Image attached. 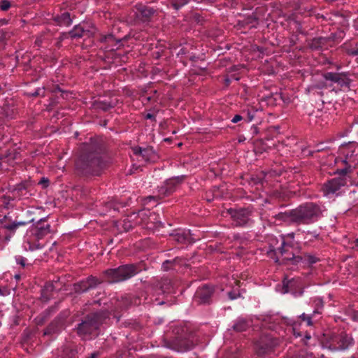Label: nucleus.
Instances as JSON below:
<instances>
[{
	"label": "nucleus",
	"instance_id": "nucleus-35",
	"mask_svg": "<svg viewBox=\"0 0 358 358\" xmlns=\"http://www.w3.org/2000/svg\"><path fill=\"white\" fill-rule=\"evenodd\" d=\"M11 6L10 2L8 0H2L0 2V8L1 10L6 11Z\"/></svg>",
	"mask_w": 358,
	"mask_h": 358
},
{
	"label": "nucleus",
	"instance_id": "nucleus-27",
	"mask_svg": "<svg viewBox=\"0 0 358 358\" xmlns=\"http://www.w3.org/2000/svg\"><path fill=\"white\" fill-rule=\"evenodd\" d=\"M345 51L350 56L358 55V43H351L350 45H345Z\"/></svg>",
	"mask_w": 358,
	"mask_h": 358
},
{
	"label": "nucleus",
	"instance_id": "nucleus-14",
	"mask_svg": "<svg viewBox=\"0 0 358 358\" xmlns=\"http://www.w3.org/2000/svg\"><path fill=\"white\" fill-rule=\"evenodd\" d=\"M227 212L236 226H244L250 220L251 212L247 208H229Z\"/></svg>",
	"mask_w": 358,
	"mask_h": 358
},
{
	"label": "nucleus",
	"instance_id": "nucleus-50",
	"mask_svg": "<svg viewBox=\"0 0 358 358\" xmlns=\"http://www.w3.org/2000/svg\"><path fill=\"white\" fill-rule=\"evenodd\" d=\"M334 66L335 67V69L337 70L336 72H340L339 71L341 69V64H334Z\"/></svg>",
	"mask_w": 358,
	"mask_h": 358
},
{
	"label": "nucleus",
	"instance_id": "nucleus-1",
	"mask_svg": "<svg viewBox=\"0 0 358 358\" xmlns=\"http://www.w3.org/2000/svg\"><path fill=\"white\" fill-rule=\"evenodd\" d=\"M83 152L76 162V171L82 176H99L105 167L99 155L100 148L93 142L83 145Z\"/></svg>",
	"mask_w": 358,
	"mask_h": 358
},
{
	"label": "nucleus",
	"instance_id": "nucleus-46",
	"mask_svg": "<svg viewBox=\"0 0 358 358\" xmlns=\"http://www.w3.org/2000/svg\"><path fill=\"white\" fill-rule=\"evenodd\" d=\"M285 238L286 242H287V239L289 238L291 240L294 239V233L288 234L287 236H283Z\"/></svg>",
	"mask_w": 358,
	"mask_h": 358
},
{
	"label": "nucleus",
	"instance_id": "nucleus-34",
	"mask_svg": "<svg viewBox=\"0 0 358 358\" xmlns=\"http://www.w3.org/2000/svg\"><path fill=\"white\" fill-rule=\"evenodd\" d=\"M319 234L316 231H308L305 234V239H308V241H313V239H317L319 238Z\"/></svg>",
	"mask_w": 358,
	"mask_h": 358
},
{
	"label": "nucleus",
	"instance_id": "nucleus-10",
	"mask_svg": "<svg viewBox=\"0 0 358 358\" xmlns=\"http://www.w3.org/2000/svg\"><path fill=\"white\" fill-rule=\"evenodd\" d=\"M131 220L134 222L135 224L142 225L148 229H153L158 227L161 222L158 219V215L150 210L143 209L137 213H132L129 217Z\"/></svg>",
	"mask_w": 358,
	"mask_h": 358
},
{
	"label": "nucleus",
	"instance_id": "nucleus-28",
	"mask_svg": "<svg viewBox=\"0 0 358 358\" xmlns=\"http://www.w3.org/2000/svg\"><path fill=\"white\" fill-rule=\"evenodd\" d=\"M181 261V259L176 257L173 260H166L162 264V268L164 271H168L169 269L173 268L174 269L175 267L173 264H179Z\"/></svg>",
	"mask_w": 358,
	"mask_h": 358
},
{
	"label": "nucleus",
	"instance_id": "nucleus-17",
	"mask_svg": "<svg viewBox=\"0 0 358 358\" xmlns=\"http://www.w3.org/2000/svg\"><path fill=\"white\" fill-rule=\"evenodd\" d=\"M101 282L94 276H90L85 280H81L74 284L73 289L75 292L81 294L96 287Z\"/></svg>",
	"mask_w": 358,
	"mask_h": 358
},
{
	"label": "nucleus",
	"instance_id": "nucleus-25",
	"mask_svg": "<svg viewBox=\"0 0 358 358\" xmlns=\"http://www.w3.org/2000/svg\"><path fill=\"white\" fill-rule=\"evenodd\" d=\"M250 324L249 321L244 318H238L235 322L232 327L233 329L237 332H242L246 331Z\"/></svg>",
	"mask_w": 358,
	"mask_h": 358
},
{
	"label": "nucleus",
	"instance_id": "nucleus-33",
	"mask_svg": "<svg viewBox=\"0 0 358 358\" xmlns=\"http://www.w3.org/2000/svg\"><path fill=\"white\" fill-rule=\"evenodd\" d=\"M322 38H313L311 41V43H310V47L312 48V49H318L319 48L321 47V44H322Z\"/></svg>",
	"mask_w": 358,
	"mask_h": 358
},
{
	"label": "nucleus",
	"instance_id": "nucleus-57",
	"mask_svg": "<svg viewBox=\"0 0 358 358\" xmlns=\"http://www.w3.org/2000/svg\"><path fill=\"white\" fill-rule=\"evenodd\" d=\"M15 277L16 279H20V276L19 275H16Z\"/></svg>",
	"mask_w": 358,
	"mask_h": 358
},
{
	"label": "nucleus",
	"instance_id": "nucleus-45",
	"mask_svg": "<svg viewBox=\"0 0 358 358\" xmlns=\"http://www.w3.org/2000/svg\"><path fill=\"white\" fill-rule=\"evenodd\" d=\"M54 289L52 284L48 283L45 286V289L47 291H52Z\"/></svg>",
	"mask_w": 358,
	"mask_h": 358
},
{
	"label": "nucleus",
	"instance_id": "nucleus-43",
	"mask_svg": "<svg viewBox=\"0 0 358 358\" xmlns=\"http://www.w3.org/2000/svg\"><path fill=\"white\" fill-rule=\"evenodd\" d=\"M145 118L147 120H152L153 121H156L155 116L151 113H147L145 115Z\"/></svg>",
	"mask_w": 358,
	"mask_h": 358
},
{
	"label": "nucleus",
	"instance_id": "nucleus-12",
	"mask_svg": "<svg viewBox=\"0 0 358 358\" xmlns=\"http://www.w3.org/2000/svg\"><path fill=\"white\" fill-rule=\"evenodd\" d=\"M280 344V340L271 334L262 335L255 345L259 355L263 356L273 352Z\"/></svg>",
	"mask_w": 358,
	"mask_h": 358
},
{
	"label": "nucleus",
	"instance_id": "nucleus-49",
	"mask_svg": "<svg viewBox=\"0 0 358 358\" xmlns=\"http://www.w3.org/2000/svg\"><path fill=\"white\" fill-rule=\"evenodd\" d=\"M99 356V353L97 352H93L91 354L89 358H97Z\"/></svg>",
	"mask_w": 358,
	"mask_h": 358
},
{
	"label": "nucleus",
	"instance_id": "nucleus-3",
	"mask_svg": "<svg viewBox=\"0 0 358 358\" xmlns=\"http://www.w3.org/2000/svg\"><path fill=\"white\" fill-rule=\"evenodd\" d=\"M107 312H99L87 315L85 319L78 324L76 332L83 340H90L96 335V331L103 320L108 317Z\"/></svg>",
	"mask_w": 358,
	"mask_h": 358
},
{
	"label": "nucleus",
	"instance_id": "nucleus-32",
	"mask_svg": "<svg viewBox=\"0 0 358 358\" xmlns=\"http://www.w3.org/2000/svg\"><path fill=\"white\" fill-rule=\"evenodd\" d=\"M315 315H313V313L310 315H307V314H305V313H302L300 316H299V318L302 320V321H304V322H306L307 323V325L308 326H312L313 325V317H314Z\"/></svg>",
	"mask_w": 358,
	"mask_h": 358
},
{
	"label": "nucleus",
	"instance_id": "nucleus-54",
	"mask_svg": "<svg viewBox=\"0 0 358 358\" xmlns=\"http://www.w3.org/2000/svg\"><path fill=\"white\" fill-rule=\"evenodd\" d=\"M310 263H315L317 262V259L314 257L310 259Z\"/></svg>",
	"mask_w": 358,
	"mask_h": 358
},
{
	"label": "nucleus",
	"instance_id": "nucleus-30",
	"mask_svg": "<svg viewBox=\"0 0 358 358\" xmlns=\"http://www.w3.org/2000/svg\"><path fill=\"white\" fill-rule=\"evenodd\" d=\"M313 302L315 303V308L313 310V315L321 314V310L323 308V301L320 298H315L313 299Z\"/></svg>",
	"mask_w": 358,
	"mask_h": 358
},
{
	"label": "nucleus",
	"instance_id": "nucleus-37",
	"mask_svg": "<svg viewBox=\"0 0 358 358\" xmlns=\"http://www.w3.org/2000/svg\"><path fill=\"white\" fill-rule=\"evenodd\" d=\"M114 41H115V38L113 37V35H112V34H108V35L101 36V38H100V41L101 42L110 43V42H113Z\"/></svg>",
	"mask_w": 358,
	"mask_h": 358
},
{
	"label": "nucleus",
	"instance_id": "nucleus-16",
	"mask_svg": "<svg viewBox=\"0 0 358 358\" xmlns=\"http://www.w3.org/2000/svg\"><path fill=\"white\" fill-rule=\"evenodd\" d=\"M185 179V176H179L168 179L163 185L159 188V196L164 197L172 194L176 189L178 185L180 184Z\"/></svg>",
	"mask_w": 358,
	"mask_h": 358
},
{
	"label": "nucleus",
	"instance_id": "nucleus-47",
	"mask_svg": "<svg viewBox=\"0 0 358 358\" xmlns=\"http://www.w3.org/2000/svg\"><path fill=\"white\" fill-rule=\"evenodd\" d=\"M196 2L198 3H202V2H204V3H214L216 0H195Z\"/></svg>",
	"mask_w": 358,
	"mask_h": 358
},
{
	"label": "nucleus",
	"instance_id": "nucleus-36",
	"mask_svg": "<svg viewBox=\"0 0 358 358\" xmlns=\"http://www.w3.org/2000/svg\"><path fill=\"white\" fill-rule=\"evenodd\" d=\"M177 241L181 243H185L186 241H189V235L183 234H178L176 235Z\"/></svg>",
	"mask_w": 358,
	"mask_h": 358
},
{
	"label": "nucleus",
	"instance_id": "nucleus-23",
	"mask_svg": "<svg viewBox=\"0 0 358 358\" xmlns=\"http://www.w3.org/2000/svg\"><path fill=\"white\" fill-rule=\"evenodd\" d=\"M54 20L57 24L59 26L69 27L72 23V17H71V14L67 11H64L60 15H56L54 17Z\"/></svg>",
	"mask_w": 358,
	"mask_h": 358
},
{
	"label": "nucleus",
	"instance_id": "nucleus-48",
	"mask_svg": "<svg viewBox=\"0 0 358 358\" xmlns=\"http://www.w3.org/2000/svg\"><path fill=\"white\" fill-rule=\"evenodd\" d=\"M42 43V39L41 38H37L35 41V45L37 46H40Z\"/></svg>",
	"mask_w": 358,
	"mask_h": 358
},
{
	"label": "nucleus",
	"instance_id": "nucleus-5",
	"mask_svg": "<svg viewBox=\"0 0 358 358\" xmlns=\"http://www.w3.org/2000/svg\"><path fill=\"white\" fill-rule=\"evenodd\" d=\"M321 344L331 351H345L354 345L355 341L350 334L342 331L324 334Z\"/></svg>",
	"mask_w": 358,
	"mask_h": 358
},
{
	"label": "nucleus",
	"instance_id": "nucleus-24",
	"mask_svg": "<svg viewBox=\"0 0 358 358\" xmlns=\"http://www.w3.org/2000/svg\"><path fill=\"white\" fill-rule=\"evenodd\" d=\"M135 8L137 13H139L143 18H145V20H148L154 15L155 12L152 8L141 3L136 4L135 6Z\"/></svg>",
	"mask_w": 358,
	"mask_h": 358
},
{
	"label": "nucleus",
	"instance_id": "nucleus-2",
	"mask_svg": "<svg viewBox=\"0 0 358 358\" xmlns=\"http://www.w3.org/2000/svg\"><path fill=\"white\" fill-rule=\"evenodd\" d=\"M280 237V240L275 238L270 239L268 255L280 264L290 262L292 264H297L301 262L302 258L294 254L292 245L286 242L284 236Z\"/></svg>",
	"mask_w": 358,
	"mask_h": 358
},
{
	"label": "nucleus",
	"instance_id": "nucleus-44",
	"mask_svg": "<svg viewBox=\"0 0 358 358\" xmlns=\"http://www.w3.org/2000/svg\"><path fill=\"white\" fill-rule=\"evenodd\" d=\"M310 338H311L310 335L306 334L305 335L304 338H303V342L304 345H308V341L310 340Z\"/></svg>",
	"mask_w": 358,
	"mask_h": 358
},
{
	"label": "nucleus",
	"instance_id": "nucleus-38",
	"mask_svg": "<svg viewBox=\"0 0 358 358\" xmlns=\"http://www.w3.org/2000/svg\"><path fill=\"white\" fill-rule=\"evenodd\" d=\"M31 96H45V89L44 88H38L35 90L34 92L29 94Z\"/></svg>",
	"mask_w": 358,
	"mask_h": 358
},
{
	"label": "nucleus",
	"instance_id": "nucleus-11",
	"mask_svg": "<svg viewBox=\"0 0 358 358\" xmlns=\"http://www.w3.org/2000/svg\"><path fill=\"white\" fill-rule=\"evenodd\" d=\"M29 222L24 221H11L8 220V215H5L3 218L1 220L0 239L5 243H8L18 227L25 226Z\"/></svg>",
	"mask_w": 358,
	"mask_h": 358
},
{
	"label": "nucleus",
	"instance_id": "nucleus-61",
	"mask_svg": "<svg viewBox=\"0 0 358 358\" xmlns=\"http://www.w3.org/2000/svg\"><path fill=\"white\" fill-rule=\"evenodd\" d=\"M322 358H323V357H322Z\"/></svg>",
	"mask_w": 358,
	"mask_h": 358
},
{
	"label": "nucleus",
	"instance_id": "nucleus-58",
	"mask_svg": "<svg viewBox=\"0 0 358 358\" xmlns=\"http://www.w3.org/2000/svg\"><path fill=\"white\" fill-rule=\"evenodd\" d=\"M316 87L318 88V89H322V87H320L319 85H317Z\"/></svg>",
	"mask_w": 358,
	"mask_h": 358
},
{
	"label": "nucleus",
	"instance_id": "nucleus-51",
	"mask_svg": "<svg viewBox=\"0 0 358 358\" xmlns=\"http://www.w3.org/2000/svg\"><path fill=\"white\" fill-rule=\"evenodd\" d=\"M251 129L253 131V134H257L258 133V128H257V127L253 125Z\"/></svg>",
	"mask_w": 358,
	"mask_h": 358
},
{
	"label": "nucleus",
	"instance_id": "nucleus-39",
	"mask_svg": "<svg viewBox=\"0 0 358 358\" xmlns=\"http://www.w3.org/2000/svg\"><path fill=\"white\" fill-rule=\"evenodd\" d=\"M15 259L17 264H20L23 267L25 266L27 259L24 257L22 256H17L16 257Z\"/></svg>",
	"mask_w": 358,
	"mask_h": 358
},
{
	"label": "nucleus",
	"instance_id": "nucleus-22",
	"mask_svg": "<svg viewBox=\"0 0 358 358\" xmlns=\"http://www.w3.org/2000/svg\"><path fill=\"white\" fill-rule=\"evenodd\" d=\"M174 350L178 352H185L192 348V343L187 339L177 338L173 342Z\"/></svg>",
	"mask_w": 358,
	"mask_h": 358
},
{
	"label": "nucleus",
	"instance_id": "nucleus-31",
	"mask_svg": "<svg viewBox=\"0 0 358 358\" xmlns=\"http://www.w3.org/2000/svg\"><path fill=\"white\" fill-rule=\"evenodd\" d=\"M114 106L111 102L99 101L96 103V108L106 111Z\"/></svg>",
	"mask_w": 358,
	"mask_h": 358
},
{
	"label": "nucleus",
	"instance_id": "nucleus-4",
	"mask_svg": "<svg viewBox=\"0 0 358 358\" xmlns=\"http://www.w3.org/2000/svg\"><path fill=\"white\" fill-rule=\"evenodd\" d=\"M31 234H27L24 245L26 250L31 251L40 250L44 245L40 242L45 236L51 233L50 224L45 218L41 219L31 231Z\"/></svg>",
	"mask_w": 358,
	"mask_h": 358
},
{
	"label": "nucleus",
	"instance_id": "nucleus-41",
	"mask_svg": "<svg viewBox=\"0 0 358 358\" xmlns=\"http://www.w3.org/2000/svg\"><path fill=\"white\" fill-rule=\"evenodd\" d=\"M243 119V116L241 115H234V117L232 118L231 120V122L233 123H237L239 121L242 120Z\"/></svg>",
	"mask_w": 358,
	"mask_h": 358
},
{
	"label": "nucleus",
	"instance_id": "nucleus-42",
	"mask_svg": "<svg viewBox=\"0 0 358 358\" xmlns=\"http://www.w3.org/2000/svg\"><path fill=\"white\" fill-rule=\"evenodd\" d=\"M255 112L248 110L247 112L248 122H251L254 119Z\"/></svg>",
	"mask_w": 358,
	"mask_h": 358
},
{
	"label": "nucleus",
	"instance_id": "nucleus-19",
	"mask_svg": "<svg viewBox=\"0 0 358 358\" xmlns=\"http://www.w3.org/2000/svg\"><path fill=\"white\" fill-rule=\"evenodd\" d=\"M90 27V24L87 22L80 23L69 32V35L71 38H80L85 35H90L91 34Z\"/></svg>",
	"mask_w": 358,
	"mask_h": 358
},
{
	"label": "nucleus",
	"instance_id": "nucleus-53",
	"mask_svg": "<svg viewBox=\"0 0 358 358\" xmlns=\"http://www.w3.org/2000/svg\"><path fill=\"white\" fill-rule=\"evenodd\" d=\"M155 199V196H150L146 198V200L151 201Z\"/></svg>",
	"mask_w": 358,
	"mask_h": 358
},
{
	"label": "nucleus",
	"instance_id": "nucleus-40",
	"mask_svg": "<svg viewBox=\"0 0 358 358\" xmlns=\"http://www.w3.org/2000/svg\"><path fill=\"white\" fill-rule=\"evenodd\" d=\"M228 296L230 299L234 300L240 297L241 294L240 293H236L235 292L231 291L228 292Z\"/></svg>",
	"mask_w": 358,
	"mask_h": 358
},
{
	"label": "nucleus",
	"instance_id": "nucleus-59",
	"mask_svg": "<svg viewBox=\"0 0 358 358\" xmlns=\"http://www.w3.org/2000/svg\"><path fill=\"white\" fill-rule=\"evenodd\" d=\"M3 139V136L0 135V140L1 141Z\"/></svg>",
	"mask_w": 358,
	"mask_h": 358
},
{
	"label": "nucleus",
	"instance_id": "nucleus-18",
	"mask_svg": "<svg viewBox=\"0 0 358 358\" xmlns=\"http://www.w3.org/2000/svg\"><path fill=\"white\" fill-rule=\"evenodd\" d=\"M213 293V287L208 285H203L196 290L194 300L199 304L208 303L210 302Z\"/></svg>",
	"mask_w": 358,
	"mask_h": 358
},
{
	"label": "nucleus",
	"instance_id": "nucleus-26",
	"mask_svg": "<svg viewBox=\"0 0 358 358\" xmlns=\"http://www.w3.org/2000/svg\"><path fill=\"white\" fill-rule=\"evenodd\" d=\"M77 351L71 345H65L62 348V352L60 355L62 358H76Z\"/></svg>",
	"mask_w": 358,
	"mask_h": 358
},
{
	"label": "nucleus",
	"instance_id": "nucleus-56",
	"mask_svg": "<svg viewBox=\"0 0 358 358\" xmlns=\"http://www.w3.org/2000/svg\"><path fill=\"white\" fill-rule=\"evenodd\" d=\"M355 247L358 248V238L355 241Z\"/></svg>",
	"mask_w": 358,
	"mask_h": 358
},
{
	"label": "nucleus",
	"instance_id": "nucleus-55",
	"mask_svg": "<svg viewBox=\"0 0 358 358\" xmlns=\"http://www.w3.org/2000/svg\"><path fill=\"white\" fill-rule=\"evenodd\" d=\"M294 335H295V336H296V337H298V336H301V334L300 333H296V332H295V329H294Z\"/></svg>",
	"mask_w": 358,
	"mask_h": 358
},
{
	"label": "nucleus",
	"instance_id": "nucleus-21",
	"mask_svg": "<svg viewBox=\"0 0 358 358\" xmlns=\"http://www.w3.org/2000/svg\"><path fill=\"white\" fill-rule=\"evenodd\" d=\"M295 209L292 210L281 212L273 216L276 220L285 222H294L296 223V217L294 215Z\"/></svg>",
	"mask_w": 358,
	"mask_h": 358
},
{
	"label": "nucleus",
	"instance_id": "nucleus-7",
	"mask_svg": "<svg viewBox=\"0 0 358 358\" xmlns=\"http://www.w3.org/2000/svg\"><path fill=\"white\" fill-rule=\"evenodd\" d=\"M350 76L349 71L326 72L322 75L325 81L328 83L326 87L331 88V90L336 92L350 89L352 83Z\"/></svg>",
	"mask_w": 358,
	"mask_h": 358
},
{
	"label": "nucleus",
	"instance_id": "nucleus-60",
	"mask_svg": "<svg viewBox=\"0 0 358 358\" xmlns=\"http://www.w3.org/2000/svg\"><path fill=\"white\" fill-rule=\"evenodd\" d=\"M155 0H149V1L152 2V1H154Z\"/></svg>",
	"mask_w": 358,
	"mask_h": 358
},
{
	"label": "nucleus",
	"instance_id": "nucleus-6",
	"mask_svg": "<svg viewBox=\"0 0 358 358\" xmlns=\"http://www.w3.org/2000/svg\"><path fill=\"white\" fill-rule=\"evenodd\" d=\"M321 207L313 202L306 203L295 208L294 214L299 224H309L317 221L322 216Z\"/></svg>",
	"mask_w": 358,
	"mask_h": 358
},
{
	"label": "nucleus",
	"instance_id": "nucleus-52",
	"mask_svg": "<svg viewBox=\"0 0 358 358\" xmlns=\"http://www.w3.org/2000/svg\"><path fill=\"white\" fill-rule=\"evenodd\" d=\"M48 180L45 178H41V181H40V183H46L48 184Z\"/></svg>",
	"mask_w": 358,
	"mask_h": 358
},
{
	"label": "nucleus",
	"instance_id": "nucleus-15",
	"mask_svg": "<svg viewBox=\"0 0 358 358\" xmlns=\"http://www.w3.org/2000/svg\"><path fill=\"white\" fill-rule=\"evenodd\" d=\"M347 180L343 177L335 178L324 184L322 192L324 196H329L331 195L338 194L339 189L346 185Z\"/></svg>",
	"mask_w": 358,
	"mask_h": 358
},
{
	"label": "nucleus",
	"instance_id": "nucleus-20",
	"mask_svg": "<svg viewBox=\"0 0 358 358\" xmlns=\"http://www.w3.org/2000/svg\"><path fill=\"white\" fill-rule=\"evenodd\" d=\"M134 155L138 158H141L145 162H150L155 157V152L151 148H142L141 147H134L132 148Z\"/></svg>",
	"mask_w": 358,
	"mask_h": 358
},
{
	"label": "nucleus",
	"instance_id": "nucleus-9",
	"mask_svg": "<svg viewBox=\"0 0 358 358\" xmlns=\"http://www.w3.org/2000/svg\"><path fill=\"white\" fill-rule=\"evenodd\" d=\"M341 152L344 155L343 162L345 167L337 170V173L341 176H346L358 167V144L350 143L341 148Z\"/></svg>",
	"mask_w": 358,
	"mask_h": 358
},
{
	"label": "nucleus",
	"instance_id": "nucleus-8",
	"mask_svg": "<svg viewBox=\"0 0 358 358\" xmlns=\"http://www.w3.org/2000/svg\"><path fill=\"white\" fill-rule=\"evenodd\" d=\"M141 271L138 264H125L116 268L108 269L105 274L110 283L120 282L134 276Z\"/></svg>",
	"mask_w": 358,
	"mask_h": 358
},
{
	"label": "nucleus",
	"instance_id": "nucleus-29",
	"mask_svg": "<svg viewBox=\"0 0 358 358\" xmlns=\"http://www.w3.org/2000/svg\"><path fill=\"white\" fill-rule=\"evenodd\" d=\"M189 1L190 0H170V3L174 9L178 10Z\"/></svg>",
	"mask_w": 358,
	"mask_h": 358
},
{
	"label": "nucleus",
	"instance_id": "nucleus-13",
	"mask_svg": "<svg viewBox=\"0 0 358 358\" xmlns=\"http://www.w3.org/2000/svg\"><path fill=\"white\" fill-rule=\"evenodd\" d=\"M303 284L301 278L285 279L282 281L281 292L282 294L290 293L294 296H301L303 293Z\"/></svg>",
	"mask_w": 358,
	"mask_h": 358
}]
</instances>
